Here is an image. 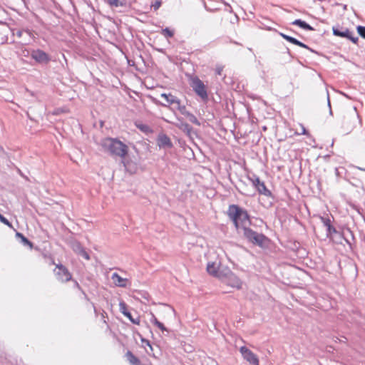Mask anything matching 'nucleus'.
I'll return each instance as SVG.
<instances>
[{
  "label": "nucleus",
  "instance_id": "obj_1",
  "mask_svg": "<svg viewBox=\"0 0 365 365\" xmlns=\"http://www.w3.org/2000/svg\"><path fill=\"white\" fill-rule=\"evenodd\" d=\"M227 215L232 220L237 230H243L244 236L250 242L259 247H263L267 238L262 235L250 229V220L246 210L235 205H231L227 210Z\"/></svg>",
  "mask_w": 365,
  "mask_h": 365
},
{
  "label": "nucleus",
  "instance_id": "obj_16",
  "mask_svg": "<svg viewBox=\"0 0 365 365\" xmlns=\"http://www.w3.org/2000/svg\"><path fill=\"white\" fill-rule=\"evenodd\" d=\"M170 106H171V109L173 111L175 110H178L181 114L185 113V110H186V106L185 105H181L180 100L178 98V103L170 104Z\"/></svg>",
  "mask_w": 365,
  "mask_h": 365
},
{
  "label": "nucleus",
  "instance_id": "obj_9",
  "mask_svg": "<svg viewBox=\"0 0 365 365\" xmlns=\"http://www.w3.org/2000/svg\"><path fill=\"white\" fill-rule=\"evenodd\" d=\"M31 56L33 59L39 63H47L50 61L48 55L40 49L32 51Z\"/></svg>",
  "mask_w": 365,
  "mask_h": 365
},
{
  "label": "nucleus",
  "instance_id": "obj_40",
  "mask_svg": "<svg viewBox=\"0 0 365 365\" xmlns=\"http://www.w3.org/2000/svg\"><path fill=\"white\" fill-rule=\"evenodd\" d=\"M26 52H24V56H26L27 54H29V51H26Z\"/></svg>",
  "mask_w": 365,
  "mask_h": 365
},
{
  "label": "nucleus",
  "instance_id": "obj_7",
  "mask_svg": "<svg viewBox=\"0 0 365 365\" xmlns=\"http://www.w3.org/2000/svg\"><path fill=\"white\" fill-rule=\"evenodd\" d=\"M244 359L252 365H259V359L257 356L246 346H242L240 349Z\"/></svg>",
  "mask_w": 365,
  "mask_h": 365
},
{
  "label": "nucleus",
  "instance_id": "obj_10",
  "mask_svg": "<svg viewBox=\"0 0 365 365\" xmlns=\"http://www.w3.org/2000/svg\"><path fill=\"white\" fill-rule=\"evenodd\" d=\"M333 34L335 36L346 38L351 40L352 42L356 43L358 40V37L354 36L353 32L350 31L347 29H333Z\"/></svg>",
  "mask_w": 365,
  "mask_h": 365
},
{
  "label": "nucleus",
  "instance_id": "obj_42",
  "mask_svg": "<svg viewBox=\"0 0 365 365\" xmlns=\"http://www.w3.org/2000/svg\"><path fill=\"white\" fill-rule=\"evenodd\" d=\"M26 52H24V56H26L27 54H29V51H26Z\"/></svg>",
  "mask_w": 365,
  "mask_h": 365
},
{
  "label": "nucleus",
  "instance_id": "obj_37",
  "mask_svg": "<svg viewBox=\"0 0 365 365\" xmlns=\"http://www.w3.org/2000/svg\"><path fill=\"white\" fill-rule=\"evenodd\" d=\"M295 45H297L300 47H302V48H309L308 46L307 45H305L304 43H303L302 42L299 41L297 40V42Z\"/></svg>",
  "mask_w": 365,
  "mask_h": 365
},
{
  "label": "nucleus",
  "instance_id": "obj_15",
  "mask_svg": "<svg viewBox=\"0 0 365 365\" xmlns=\"http://www.w3.org/2000/svg\"><path fill=\"white\" fill-rule=\"evenodd\" d=\"M292 24L299 26L300 28L308 30V31H313L314 29L308 24H307L305 21H302L301 19H296L293 21Z\"/></svg>",
  "mask_w": 365,
  "mask_h": 365
},
{
  "label": "nucleus",
  "instance_id": "obj_21",
  "mask_svg": "<svg viewBox=\"0 0 365 365\" xmlns=\"http://www.w3.org/2000/svg\"><path fill=\"white\" fill-rule=\"evenodd\" d=\"M123 164L127 171L131 173L136 171L137 165L135 164L130 163L126 160L123 161Z\"/></svg>",
  "mask_w": 365,
  "mask_h": 365
},
{
  "label": "nucleus",
  "instance_id": "obj_11",
  "mask_svg": "<svg viewBox=\"0 0 365 365\" xmlns=\"http://www.w3.org/2000/svg\"><path fill=\"white\" fill-rule=\"evenodd\" d=\"M157 145L160 148L168 149L173 147L170 138L164 133H160L157 138Z\"/></svg>",
  "mask_w": 365,
  "mask_h": 365
},
{
  "label": "nucleus",
  "instance_id": "obj_31",
  "mask_svg": "<svg viewBox=\"0 0 365 365\" xmlns=\"http://www.w3.org/2000/svg\"><path fill=\"white\" fill-rule=\"evenodd\" d=\"M160 6L161 1L160 0H157L154 2V4H152L151 7L153 9L154 11H156L160 8Z\"/></svg>",
  "mask_w": 365,
  "mask_h": 365
},
{
  "label": "nucleus",
  "instance_id": "obj_19",
  "mask_svg": "<svg viewBox=\"0 0 365 365\" xmlns=\"http://www.w3.org/2000/svg\"><path fill=\"white\" fill-rule=\"evenodd\" d=\"M182 115L186 116L191 123L200 125V122L197 119V118L193 114L188 112L187 109L185 110V113H183Z\"/></svg>",
  "mask_w": 365,
  "mask_h": 365
},
{
  "label": "nucleus",
  "instance_id": "obj_4",
  "mask_svg": "<svg viewBox=\"0 0 365 365\" xmlns=\"http://www.w3.org/2000/svg\"><path fill=\"white\" fill-rule=\"evenodd\" d=\"M190 86L195 93L200 97L202 101H207L208 94L207 92L206 86L204 83L197 77H194L191 79Z\"/></svg>",
  "mask_w": 365,
  "mask_h": 365
},
{
  "label": "nucleus",
  "instance_id": "obj_26",
  "mask_svg": "<svg viewBox=\"0 0 365 365\" xmlns=\"http://www.w3.org/2000/svg\"><path fill=\"white\" fill-rule=\"evenodd\" d=\"M72 248H73V251L78 254H79L83 250L82 246L78 242L73 243Z\"/></svg>",
  "mask_w": 365,
  "mask_h": 365
},
{
  "label": "nucleus",
  "instance_id": "obj_27",
  "mask_svg": "<svg viewBox=\"0 0 365 365\" xmlns=\"http://www.w3.org/2000/svg\"><path fill=\"white\" fill-rule=\"evenodd\" d=\"M281 36L284 38L286 39L287 41H288L289 42L293 43V44H296L297 42V39L292 37V36H287L286 34H281Z\"/></svg>",
  "mask_w": 365,
  "mask_h": 365
},
{
  "label": "nucleus",
  "instance_id": "obj_8",
  "mask_svg": "<svg viewBox=\"0 0 365 365\" xmlns=\"http://www.w3.org/2000/svg\"><path fill=\"white\" fill-rule=\"evenodd\" d=\"M249 179L259 194L264 195L265 196H269L271 195L270 191L267 188L264 182H262L258 177L254 176L253 178H250Z\"/></svg>",
  "mask_w": 365,
  "mask_h": 365
},
{
  "label": "nucleus",
  "instance_id": "obj_24",
  "mask_svg": "<svg viewBox=\"0 0 365 365\" xmlns=\"http://www.w3.org/2000/svg\"><path fill=\"white\" fill-rule=\"evenodd\" d=\"M150 322L156 325L163 331L167 330L165 326L161 322H160L153 314H152Z\"/></svg>",
  "mask_w": 365,
  "mask_h": 365
},
{
  "label": "nucleus",
  "instance_id": "obj_3",
  "mask_svg": "<svg viewBox=\"0 0 365 365\" xmlns=\"http://www.w3.org/2000/svg\"><path fill=\"white\" fill-rule=\"evenodd\" d=\"M220 280L229 286L237 289L241 288L242 284L240 279L232 273L228 267L221 272Z\"/></svg>",
  "mask_w": 365,
  "mask_h": 365
},
{
  "label": "nucleus",
  "instance_id": "obj_30",
  "mask_svg": "<svg viewBox=\"0 0 365 365\" xmlns=\"http://www.w3.org/2000/svg\"><path fill=\"white\" fill-rule=\"evenodd\" d=\"M0 221L4 225L9 226V227H11V224L1 214H0Z\"/></svg>",
  "mask_w": 365,
  "mask_h": 365
},
{
  "label": "nucleus",
  "instance_id": "obj_38",
  "mask_svg": "<svg viewBox=\"0 0 365 365\" xmlns=\"http://www.w3.org/2000/svg\"><path fill=\"white\" fill-rule=\"evenodd\" d=\"M327 101H328V106L330 108L331 107V104H330V100H329V94H327Z\"/></svg>",
  "mask_w": 365,
  "mask_h": 365
},
{
  "label": "nucleus",
  "instance_id": "obj_28",
  "mask_svg": "<svg viewBox=\"0 0 365 365\" xmlns=\"http://www.w3.org/2000/svg\"><path fill=\"white\" fill-rule=\"evenodd\" d=\"M34 38L33 35L31 34V38L28 36L27 35H24L23 36V41L22 43L25 45H28L31 43V39Z\"/></svg>",
  "mask_w": 365,
  "mask_h": 365
},
{
  "label": "nucleus",
  "instance_id": "obj_17",
  "mask_svg": "<svg viewBox=\"0 0 365 365\" xmlns=\"http://www.w3.org/2000/svg\"><path fill=\"white\" fill-rule=\"evenodd\" d=\"M107 3L111 7L125 6L126 5V0H107Z\"/></svg>",
  "mask_w": 365,
  "mask_h": 365
},
{
  "label": "nucleus",
  "instance_id": "obj_6",
  "mask_svg": "<svg viewBox=\"0 0 365 365\" xmlns=\"http://www.w3.org/2000/svg\"><path fill=\"white\" fill-rule=\"evenodd\" d=\"M226 268L227 267L220 266L217 262H208L207 265V272L219 279H220L221 272Z\"/></svg>",
  "mask_w": 365,
  "mask_h": 365
},
{
  "label": "nucleus",
  "instance_id": "obj_33",
  "mask_svg": "<svg viewBox=\"0 0 365 365\" xmlns=\"http://www.w3.org/2000/svg\"><path fill=\"white\" fill-rule=\"evenodd\" d=\"M21 241L25 245H29L30 247H32V244L31 243V242H29L28 239L26 238L24 236H21Z\"/></svg>",
  "mask_w": 365,
  "mask_h": 365
},
{
  "label": "nucleus",
  "instance_id": "obj_29",
  "mask_svg": "<svg viewBox=\"0 0 365 365\" xmlns=\"http://www.w3.org/2000/svg\"><path fill=\"white\" fill-rule=\"evenodd\" d=\"M357 31L361 37L365 38V26H359L357 27Z\"/></svg>",
  "mask_w": 365,
  "mask_h": 365
},
{
  "label": "nucleus",
  "instance_id": "obj_2",
  "mask_svg": "<svg viewBox=\"0 0 365 365\" xmlns=\"http://www.w3.org/2000/svg\"><path fill=\"white\" fill-rule=\"evenodd\" d=\"M101 145L105 150L108 151L110 154L121 158H123L128 152L127 145L115 138H107L103 139L101 142Z\"/></svg>",
  "mask_w": 365,
  "mask_h": 365
},
{
  "label": "nucleus",
  "instance_id": "obj_36",
  "mask_svg": "<svg viewBox=\"0 0 365 365\" xmlns=\"http://www.w3.org/2000/svg\"><path fill=\"white\" fill-rule=\"evenodd\" d=\"M299 128H300V131L298 133L302 134V135H307L306 128L302 125H300Z\"/></svg>",
  "mask_w": 365,
  "mask_h": 365
},
{
  "label": "nucleus",
  "instance_id": "obj_35",
  "mask_svg": "<svg viewBox=\"0 0 365 365\" xmlns=\"http://www.w3.org/2000/svg\"><path fill=\"white\" fill-rule=\"evenodd\" d=\"M222 71H223V66H216V68H215L216 74L220 76L222 74Z\"/></svg>",
  "mask_w": 365,
  "mask_h": 365
},
{
  "label": "nucleus",
  "instance_id": "obj_5",
  "mask_svg": "<svg viewBox=\"0 0 365 365\" xmlns=\"http://www.w3.org/2000/svg\"><path fill=\"white\" fill-rule=\"evenodd\" d=\"M54 273L57 279L62 282H68L71 279V273L62 264L56 265V267L54 269Z\"/></svg>",
  "mask_w": 365,
  "mask_h": 365
},
{
  "label": "nucleus",
  "instance_id": "obj_18",
  "mask_svg": "<svg viewBox=\"0 0 365 365\" xmlns=\"http://www.w3.org/2000/svg\"><path fill=\"white\" fill-rule=\"evenodd\" d=\"M128 361L131 365H140V361L135 357L130 351H128L126 354Z\"/></svg>",
  "mask_w": 365,
  "mask_h": 365
},
{
  "label": "nucleus",
  "instance_id": "obj_22",
  "mask_svg": "<svg viewBox=\"0 0 365 365\" xmlns=\"http://www.w3.org/2000/svg\"><path fill=\"white\" fill-rule=\"evenodd\" d=\"M13 34L16 35L19 38H23L24 35H27L31 38V32L28 30H16V31H13Z\"/></svg>",
  "mask_w": 365,
  "mask_h": 365
},
{
  "label": "nucleus",
  "instance_id": "obj_14",
  "mask_svg": "<svg viewBox=\"0 0 365 365\" xmlns=\"http://www.w3.org/2000/svg\"><path fill=\"white\" fill-rule=\"evenodd\" d=\"M174 125L187 134H190L192 130V128L189 124L181 120L180 119H178V122L175 123Z\"/></svg>",
  "mask_w": 365,
  "mask_h": 365
},
{
  "label": "nucleus",
  "instance_id": "obj_23",
  "mask_svg": "<svg viewBox=\"0 0 365 365\" xmlns=\"http://www.w3.org/2000/svg\"><path fill=\"white\" fill-rule=\"evenodd\" d=\"M119 309L120 312L126 317H130V312L127 310V306L125 303L123 301L119 303Z\"/></svg>",
  "mask_w": 365,
  "mask_h": 365
},
{
  "label": "nucleus",
  "instance_id": "obj_39",
  "mask_svg": "<svg viewBox=\"0 0 365 365\" xmlns=\"http://www.w3.org/2000/svg\"><path fill=\"white\" fill-rule=\"evenodd\" d=\"M16 235V237H20L21 239V236H24L22 234H21L19 232H17Z\"/></svg>",
  "mask_w": 365,
  "mask_h": 365
},
{
  "label": "nucleus",
  "instance_id": "obj_43",
  "mask_svg": "<svg viewBox=\"0 0 365 365\" xmlns=\"http://www.w3.org/2000/svg\"><path fill=\"white\" fill-rule=\"evenodd\" d=\"M146 344L151 348V346H150L149 341H146Z\"/></svg>",
  "mask_w": 365,
  "mask_h": 365
},
{
  "label": "nucleus",
  "instance_id": "obj_12",
  "mask_svg": "<svg viewBox=\"0 0 365 365\" xmlns=\"http://www.w3.org/2000/svg\"><path fill=\"white\" fill-rule=\"evenodd\" d=\"M111 280L116 287H126L128 283V279L127 278L121 277L116 272L112 274Z\"/></svg>",
  "mask_w": 365,
  "mask_h": 365
},
{
  "label": "nucleus",
  "instance_id": "obj_20",
  "mask_svg": "<svg viewBox=\"0 0 365 365\" xmlns=\"http://www.w3.org/2000/svg\"><path fill=\"white\" fill-rule=\"evenodd\" d=\"M135 125L140 131L146 134L152 133V129L146 124L142 123H136Z\"/></svg>",
  "mask_w": 365,
  "mask_h": 365
},
{
  "label": "nucleus",
  "instance_id": "obj_13",
  "mask_svg": "<svg viewBox=\"0 0 365 365\" xmlns=\"http://www.w3.org/2000/svg\"><path fill=\"white\" fill-rule=\"evenodd\" d=\"M160 97L165 100V102L160 103L162 106L168 107L178 103V98L171 93H161Z\"/></svg>",
  "mask_w": 365,
  "mask_h": 365
},
{
  "label": "nucleus",
  "instance_id": "obj_32",
  "mask_svg": "<svg viewBox=\"0 0 365 365\" xmlns=\"http://www.w3.org/2000/svg\"><path fill=\"white\" fill-rule=\"evenodd\" d=\"M129 319V320L135 324H140V319L139 318H136V319H133V317L131 316V314L130 313V317H128Z\"/></svg>",
  "mask_w": 365,
  "mask_h": 365
},
{
  "label": "nucleus",
  "instance_id": "obj_25",
  "mask_svg": "<svg viewBox=\"0 0 365 365\" xmlns=\"http://www.w3.org/2000/svg\"><path fill=\"white\" fill-rule=\"evenodd\" d=\"M162 34L166 37V38H168V37H172L174 35V32L173 31L170 30V29L168 28H165V29H163L162 31Z\"/></svg>",
  "mask_w": 365,
  "mask_h": 365
},
{
  "label": "nucleus",
  "instance_id": "obj_34",
  "mask_svg": "<svg viewBox=\"0 0 365 365\" xmlns=\"http://www.w3.org/2000/svg\"><path fill=\"white\" fill-rule=\"evenodd\" d=\"M78 255L87 260L90 259L88 254L84 250V249Z\"/></svg>",
  "mask_w": 365,
  "mask_h": 365
},
{
  "label": "nucleus",
  "instance_id": "obj_41",
  "mask_svg": "<svg viewBox=\"0 0 365 365\" xmlns=\"http://www.w3.org/2000/svg\"><path fill=\"white\" fill-rule=\"evenodd\" d=\"M26 52H24V56H26L27 54H29V51H26Z\"/></svg>",
  "mask_w": 365,
  "mask_h": 365
}]
</instances>
